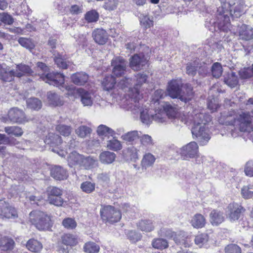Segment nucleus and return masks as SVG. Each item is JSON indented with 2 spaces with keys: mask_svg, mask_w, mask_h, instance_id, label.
Segmentation results:
<instances>
[{
  "mask_svg": "<svg viewBox=\"0 0 253 253\" xmlns=\"http://www.w3.org/2000/svg\"><path fill=\"white\" fill-rule=\"evenodd\" d=\"M252 114L253 115L243 112L237 113L234 110L224 111L221 113L218 120L220 124L233 126L240 131L253 130V111Z\"/></svg>",
  "mask_w": 253,
  "mask_h": 253,
  "instance_id": "1",
  "label": "nucleus"
},
{
  "mask_svg": "<svg viewBox=\"0 0 253 253\" xmlns=\"http://www.w3.org/2000/svg\"><path fill=\"white\" fill-rule=\"evenodd\" d=\"M193 126L192 128V133L193 137H195L201 145H206L211 137L209 133V130L206 125L211 122V118L210 115L204 112L199 113L195 111L192 115Z\"/></svg>",
  "mask_w": 253,
  "mask_h": 253,
  "instance_id": "2",
  "label": "nucleus"
},
{
  "mask_svg": "<svg viewBox=\"0 0 253 253\" xmlns=\"http://www.w3.org/2000/svg\"><path fill=\"white\" fill-rule=\"evenodd\" d=\"M147 76L145 73H139L135 75L134 81L135 83L134 87L132 88V80L131 78L125 77L121 79L117 84V86L124 90L127 91L126 94L125 100H140L142 97L140 94L139 88L146 82Z\"/></svg>",
  "mask_w": 253,
  "mask_h": 253,
  "instance_id": "3",
  "label": "nucleus"
},
{
  "mask_svg": "<svg viewBox=\"0 0 253 253\" xmlns=\"http://www.w3.org/2000/svg\"><path fill=\"white\" fill-rule=\"evenodd\" d=\"M37 65L43 72L41 78L45 83L59 87L62 91H64L65 89L70 90L73 88V86H67L64 84V76L63 74L59 73H47L48 68L42 62H38Z\"/></svg>",
  "mask_w": 253,
  "mask_h": 253,
  "instance_id": "4",
  "label": "nucleus"
},
{
  "mask_svg": "<svg viewBox=\"0 0 253 253\" xmlns=\"http://www.w3.org/2000/svg\"><path fill=\"white\" fill-rule=\"evenodd\" d=\"M123 108L130 111L134 114H140L142 122L149 124L153 120V114H149L148 110L143 107V100H125L122 105Z\"/></svg>",
  "mask_w": 253,
  "mask_h": 253,
  "instance_id": "5",
  "label": "nucleus"
},
{
  "mask_svg": "<svg viewBox=\"0 0 253 253\" xmlns=\"http://www.w3.org/2000/svg\"><path fill=\"white\" fill-rule=\"evenodd\" d=\"M186 92H181V82L177 80H172L169 84L167 90L169 95L171 98H178L182 101L186 102L193 96V88L190 84H186L184 87Z\"/></svg>",
  "mask_w": 253,
  "mask_h": 253,
  "instance_id": "6",
  "label": "nucleus"
},
{
  "mask_svg": "<svg viewBox=\"0 0 253 253\" xmlns=\"http://www.w3.org/2000/svg\"><path fill=\"white\" fill-rule=\"evenodd\" d=\"M31 222L39 230H48L52 227L51 216L41 211H33L29 214Z\"/></svg>",
  "mask_w": 253,
  "mask_h": 253,
  "instance_id": "7",
  "label": "nucleus"
},
{
  "mask_svg": "<svg viewBox=\"0 0 253 253\" xmlns=\"http://www.w3.org/2000/svg\"><path fill=\"white\" fill-rule=\"evenodd\" d=\"M220 5L217 8L216 24L220 29L227 31L230 28L228 9L231 5L230 2H226V0H219Z\"/></svg>",
  "mask_w": 253,
  "mask_h": 253,
  "instance_id": "8",
  "label": "nucleus"
},
{
  "mask_svg": "<svg viewBox=\"0 0 253 253\" xmlns=\"http://www.w3.org/2000/svg\"><path fill=\"white\" fill-rule=\"evenodd\" d=\"M100 212L102 220L111 223L118 222L122 217L121 211L110 205L102 207Z\"/></svg>",
  "mask_w": 253,
  "mask_h": 253,
  "instance_id": "9",
  "label": "nucleus"
},
{
  "mask_svg": "<svg viewBox=\"0 0 253 253\" xmlns=\"http://www.w3.org/2000/svg\"><path fill=\"white\" fill-rule=\"evenodd\" d=\"M127 64V62L122 57H114L111 61L113 76L120 77L124 75L126 72Z\"/></svg>",
  "mask_w": 253,
  "mask_h": 253,
  "instance_id": "10",
  "label": "nucleus"
},
{
  "mask_svg": "<svg viewBox=\"0 0 253 253\" xmlns=\"http://www.w3.org/2000/svg\"><path fill=\"white\" fill-rule=\"evenodd\" d=\"M67 86H73V88L70 90L65 89L64 91H73L74 92L76 91L79 94L81 97V103L84 106L90 107L93 105L95 96L92 92L87 91L82 88L76 89L75 87L73 85Z\"/></svg>",
  "mask_w": 253,
  "mask_h": 253,
  "instance_id": "11",
  "label": "nucleus"
},
{
  "mask_svg": "<svg viewBox=\"0 0 253 253\" xmlns=\"http://www.w3.org/2000/svg\"><path fill=\"white\" fill-rule=\"evenodd\" d=\"M198 146L195 142H191L183 146L177 151L183 160L195 157L198 153Z\"/></svg>",
  "mask_w": 253,
  "mask_h": 253,
  "instance_id": "12",
  "label": "nucleus"
},
{
  "mask_svg": "<svg viewBox=\"0 0 253 253\" xmlns=\"http://www.w3.org/2000/svg\"><path fill=\"white\" fill-rule=\"evenodd\" d=\"M8 117L10 121L19 124H24L29 121L23 111L17 107L12 108L9 110Z\"/></svg>",
  "mask_w": 253,
  "mask_h": 253,
  "instance_id": "13",
  "label": "nucleus"
},
{
  "mask_svg": "<svg viewBox=\"0 0 253 253\" xmlns=\"http://www.w3.org/2000/svg\"><path fill=\"white\" fill-rule=\"evenodd\" d=\"M197 72H198L200 75L203 76L207 72V69L205 65L202 66L201 64H200L197 60L189 62L187 64L186 67V72L187 74L193 77L195 76Z\"/></svg>",
  "mask_w": 253,
  "mask_h": 253,
  "instance_id": "14",
  "label": "nucleus"
},
{
  "mask_svg": "<svg viewBox=\"0 0 253 253\" xmlns=\"http://www.w3.org/2000/svg\"><path fill=\"white\" fill-rule=\"evenodd\" d=\"M244 211V208L238 204L231 203L227 207V217L231 221L237 220Z\"/></svg>",
  "mask_w": 253,
  "mask_h": 253,
  "instance_id": "15",
  "label": "nucleus"
},
{
  "mask_svg": "<svg viewBox=\"0 0 253 253\" xmlns=\"http://www.w3.org/2000/svg\"><path fill=\"white\" fill-rule=\"evenodd\" d=\"M244 2L240 0H238L236 2L234 3L233 5L231 4V6L228 9L229 18L230 19L229 15L231 16L233 18L240 17L244 13ZM229 23L231 25L230 22ZM230 28H231V26H230ZM218 29L220 31H223V30L220 29L219 28ZM229 30H230V28H229V29L227 31H225V32H227ZM224 32H225V31H224Z\"/></svg>",
  "mask_w": 253,
  "mask_h": 253,
  "instance_id": "16",
  "label": "nucleus"
},
{
  "mask_svg": "<svg viewBox=\"0 0 253 253\" xmlns=\"http://www.w3.org/2000/svg\"><path fill=\"white\" fill-rule=\"evenodd\" d=\"M0 216L7 218H15L17 213L14 208L4 201H0Z\"/></svg>",
  "mask_w": 253,
  "mask_h": 253,
  "instance_id": "17",
  "label": "nucleus"
},
{
  "mask_svg": "<svg viewBox=\"0 0 253 253\" xmlns=\"http://www.w3.org/2000/svg\"><path fill=\"white\" fill-rule=\"evenodd\" d=\"M147 62L146 58L138 54L134 55L129 59L130 67L134 71L142 69Z\"/></svg>",
  "mask_w": 253,
  "mask_h": 253,
  "instance_id": "18",
  "label": "nucleus"
},
{
  "mask_svg": "<svg viewBox=\"0 0 253 253\" xmlns=\"http://www.w3.org/2000/svg\"><path fill=\"white\" fill-rule=\"evenodd\" d=\"M239 36L240 39L244 41L253 39V28L249 25H242L239 30Z\"/></svg>",
  "mask_w": 253,
  "mask_h": 253,
  "instance_id": "19",
  "label": "nucleus"
},
{
  "mask_svg": "<svg viewBox=\"0 0 253 253\" xmlns=\"http://www.w3.org/2000/svg\"><path fill=\"white\" fill-rule=\"evenodd\" d=\"M92 37L96 43L101 45L107 42L108 38L107 32L103 29L94 30L92 32Z\"/></svg>",
  "mask_w": 253,
  "mask_h": 253,
  "instance_id": "20",
  "label": "nucleus"
},
{
  "mask_svg": "<svg viewBox=\"0 0 253 253\" xmlns=\"http://www.w3.org/2000/svg\"><path fill=\"white\" fill-rule=\"evenodd\" d=\"M14 70V75L16 77L20 78L24 76H32L34 72L31 68L25 64L17 65Z\"/></svg>",
  "mask_w": 253,
  "mask_h": 253,
  "instance_id": "21",
  "label": "nucleus"
},
{
  "mask_svg": "<svg viewBox=\"0 0 253 253\" xmlns=\"http://www.w3.org/2000/svg\"><path fill=\"white\" fill-rule=\"evenodd\" d=\"M50 174L53 178L58 180L66 179L68 177L66 170L58 166H55L51 169Z\"/></svg>",
  "mask_w": 253,
  "mask_h": 253,
  "instance_id": "22",
  "label": "nucleus"
},
{
  "mask_svg": "<svg viewBox=\"0 0 253 253\" xmlns=\"http://www.w3.org/2000/svg\"><path fill=\"white\" fill-rule=\"evenodd\" d=\"M71 78L74 84L78 85H83L87 82L88 76L84 72H77L73 74Z\"/></svg>",
  "mask_w": 253,
  "mask_h": 253,
  "instance_id": "23",
  "label": "nucleus"
},
{
  "mask_svg": "<svg viewBox=\"0 0 253 253\" xmlns=\"http://www.w3.org/2000/svg\"><path fill=\"white\" fill-rule=\"evenodd\" d=\"M190 223L193 228L199 229L205 226L206 220L202 214L196 213L192 216Z\"/></svg>",
  "mask_w": 253,
  "mask_h": 253,
  "instance_id": "24",
  "label": "nucleus"
},
{
  "mask_svg": "<svg viewBox=\"0 0 253 253\" xmlns=\"http://www.w3.org/2000/svg\"><path fill=\"white\" fill-rule=\"evenodd\" d=\"M155 156L151 153H146L141 161V166L142 169H146L147 168L152 167L156 161Z\"/></svg>",
  "mask_w": 253,
  "mask_h": 253,
  "instance_id": "25",
  "label": "nucleus"
},
{
  "mask_svg": "<svg viewBox=\"0 0 253 253\" xmlns=\"http://www.w3.org/2000/svg\"><path fill=\"white\" fill-rule=\"evenodd\" d=\"M44 141L45 143L51 146H56L61 143L62 139L59 135L50 132L46 136Z\"/></svg>",
  "mask_w": 253,
  "mask_h": 253,
  "instance_id": "26",
  "label": "nucleus"
},
{
  "mask_svg": "<svg viewBox=\"0 0 253 253\" xmlns=\"http://www.w3.org/2000/svg\"><path fill=\"white\" fill-rule=\"evenodd\" d=\"M142 134L141 131L137 130H133L129 131L122 135L121 138L125 141L133 144L134 142L139 139L140 135Z\"/></svg>",
  "mask_w": 253,
  "mask_h": 253,
  "instance_id": "27",
  "label": "nucleus"
},
{
  "mask_svg": "<svg viewBox=\"0 0 253 253\" xmlns=\"http://www.w3.org/2000/svg\"><path fill=\"white\" fill-rule=\"evenodd\" d=\"M61 242L66 246L72 247L75 246L78 244V239L76 235L67 233L61 236Z\"/></svg>",
  "mask_w": 253,
  "mask_h": 253,
  "instance_id": "28",
  "label": "nucleus"
},
{
  "mask_svg": "<svg viewBox=\"0 0 253 253\" xmlns=\"http://www.w3.org/2000/svg\"><path fill=\"white\" fill-rule=\"evenodd\" d=\"M210 217L211 223L214 225H218L221 223L224 219L223 212L216 210L211 211Z\"/></svg>",
  "mask_w": 253,
  "mask_h": 253,
  "instance_id": "29",
  "label": "nucleus"
},
{
  "mask_svg": "<svg viewBox=\"0 0 253 253\" xmlns=\"http://www.w3.org/2000/svg\"><path fill=\"white\" fill-rule=\"evenodd\" d=\"M175 243L179 245L184 247H190L192 243L190 237L185 236L184 233H181L178 235L174 239Z\"/></svg>",
  "mask_w": 253,
  "mask_h": 253,
  "instance_id": "30",
  "label": "nucleus"
},
{
  "mask_svg": "<svg viewBox=\"0 0 253 253\" xmlns=\"http://www.w3.org/2000/svg\"><path fill=\"white\" fill-rule=\"evenodd\" d=\"M83 155H80L75 151L72 152L68 157V162L69 165L72 167L75 165L80 166Z\"/></svg>",
  "mask_w": 253,
  "mask_h": 253,
  "instance_id": "31",
  "label": "nucleus"
},
{
  "mask_svg": "<svg viewBox=\"0 0 253 253\" xmlns=\"http://www.w3.org/2000/svg\"><path fill=\"white\" fill-rule=\"evenodd\" d=\"M99 158L102 163L110 164L115 161L116 154L110 151H104L100 154Z\"/></svg>",
  "mask_w": 253,
  "mask_h": 253,
  "instance_id": "32",
  "label": "nucleus"
},
{
  "mask_svg": "<svg viewBox=\"0 0 253 253\" xmlns=\"http://www.w3.org/2000/svg\"><path fill=\"white\" fill-rule=\"evenodd\" d=\"M141 146H131L127 148V153L132 161H136L139 159V153L142 151Z\"/></svg>",
  "mask_w": 253,
  "mask_h": 253,
  "instance_id": "33",
  "label": "nucleus"
},
{
  "mask_svg": "<svg viewBox=\"0 0 253 253\" xmlns=\"http://www.w3.org/2000/svg\"><path fill=\"white\" fill-rule=\"evenodd\" d=\"M116 84L115 78L113 75L106 76L102 83L103 88L108 91L114 88Z\"/></svg>",
  "mask_w": 253,
  "mask_h": 253,
  "instance_id": "34",
  "label": "nucleus"
},
{
  "mask_svg": "<svg viewBox=\"0 0 253 253\" xmlns=\"http://www.w3.org/2000/svg\"><path fill=\"white\" fill-rule=\"evenodd\" d=\"M14 241L9 238L4 237L0 239V248L2 250L8 251L13 249Z\"/></svg>",
  "mask_w": 253,
  "mask_h": 253,
  "instance_id": "35",
  "label": "nucleus"
},
{
  "mask_svg": "<svg viewBox=\"0 0 253 253\" xmlns=\"http://www.w3.org/2000/svg\"><path fill=\"white\" fill-rule=\"evenodd\" d=\"M97 133L100 136H113L115 135L114 130L105 125H101L97 129Z\"/></svg>",
  "mask_w": 253,
  "mask_h": 253,
  "instance_id": "36",
  "label": "nucleus"
},
{
  "mask_svg": "<svg viewBox=\"0 0 253 253\" xmlns=\"http://www.w3.org/2000/svg\"><path fill=\"white\" fill-rule=\"evenodd\" d=\"M137 227L145 232H151L154 229L153 223L150 220H141L137 223Z\"/></svg>",
  "mask_w": 253,
  "mask_h": 253,
  "instance_id": "37",
  "label": "nucleus"
},
{
  "mask_svg": "<svg viewBox=\"0 0 253 253\" xmlns=\"http://www.w3.org/2000/svg\"><path fill=\"white\" fill-rule=\"evenodd\" d=\"M27 248L33 252H38L42 248V244L35 239L29 240L26 244Z\"/></svg>",
  "mask_w": 253,
  "mask_h": 253,
  "instance_id": "38",
  "label": "nucleus"
},
{
  "mask_svg": "<svg viewBox=\"0 0 253 253\" xmlns=\"http://www.w3.org/2000/svg\"><path fill=\"white\" fill-rule=\"evenodd\" d=\"M162 106L163 110L166 113V117L168 116L169 119H172L176 116L177 112L176 107L169 103H165Z\"/></svg>",
  "mask_w": 253,
  "mask_h": 253,
  "instance_id": "39",
  "label": "nucleus"
},
{
  "mask_svg": "<svg viewBox=\"0 0 253 253\" xmlns=\"http://www.w3.org/2000/svg\"><path fill=\"white\" fill-rule=\"evenodd\" d=\"M224 82L230 87H234L238 83V77L235 73H228L224 78Z\"/></svg>",
  "mask_w": 253,
  "mask_h": 253,
  "instance_id": "40",
  "label": "nucleus"
},
{
  "mask_svg": "<svg viewBox=\"0 0 253 253\" xmlns=\"http://www.w3.org/2000/svg\"><path fill=\"white\" fill-rule=\"evenodd\" d=\"M96 165L97 161L96 159L90 157L84 158L83 156V159L80 166H82L85 169H89L95 167Z\"/></svg>",
  "mask_w": 253,
  "mask_h": 253,
  "instance_id": "41",
  "label": "nucleus"
},
{
  "mask_svg": "<svg viewBox=\"0 0 253 253\" xmlns=\"http://www.w3.org/2000/svg\"><path fill=\"white\" fill-rule=\"evenodd\" d=\"M27 107L31 109L38 110L42 107V101L37 98H30L26 100Z\"/></svg>",
  "mask_w": 253,
  "mask_h": 253,
  "instance_id": "42",
  "label": "nucleus"
},
{
  "mask_svg": "<svg viewBox=\"0 0 253 253\" xmlns=\"http://www.w3.org/2000/svg\"><path fill=\"white\" fill-rule=\"evenodd\" d=\"M83 250L86 253H98L99 252L100 247L93 242H88L84 245Z\"/></svg>",
  "mask_w": 253,
  "mask_h": 253,
  "instance_id": "43",
  "label": "nucleus"
},
{
  "mask_svg": "<svg viewBox=\"0 0 253 253\" xmlns=\"http://www.w3.org/2000/svg\"><path fill=\"white\" fill-rule=\"evenodd\" d=\"M141 25L145 29L150 28L153 25V18L144 14H141L139 16Z\"/></svg>",
  "mask_w": 253,
  "mask_h": 253,
  "instance_id": "44",
  "label": "nucleus"
},
{
  "mask_svg": "<svg viewBox=\"0 0 253 253\" xmlns=\"http://www.w3.org/2000/svg\"><path fill=\"white\" fill-rule=\"evenodd\" d=\"M139 139L141 143L139 146H142V150L144 147H149L154 145V141L152 137L148 134H141Z\"/></svg>",
  "mask_w": 253,
  "mask_h": 253,
  "instance_id": "45",
  "label": "nucleus"
},
{
  "mask_svg": "<svg viewBox=\"0 0 253 253\" xmlns=\"http://www.w3.org/2000/svg\"><path fill=\"white\" fill-rule=\"evenodd\" d=\"M91 129L86 126H81L76 130L77 135L81 138H84L89 135L91 132Z\"/></svg>",
  "mask_w": 253,
  "mask_h": 253,
  "instance_id": "46",
  "label": "nucleus"
},
{
  "mask_svg": "<svg viewBox=\"0 0 253 253\" xmlns=\"http://www.w3.org/2000/svg\"><path fill=\"white\" fill-rule=\"evenodd\" d=\"M14 74V70L13 69L8 71L1 70L0 71V79L4 82H11L15 77Z\"/></svg>",
  "mask_w": 253,
  "mask_h": 253,
  "instance_id": "47",
  "label": "nucleus"
},
{
  "mask_svg": "<svg viewBox=\"0 0 253 253\" xmlns=\"http://www.w3.org/2000/svg\"><path fill=\"white\" fill-rule=\"evenodd\" d=\"M54 56V61L57 66L62 69H66L68 66L67 63L64 55L62 54L57 53L53 54Z\"/></svg>",
  "mask_w": 253,
  "mask_h": 253,
  "instance_id": "48",
  "label": "nucleus"
},
{
  "mask_svg": "<svg viewBox=\"0 0 253 253\" xmlns=\"http://www.w3.org/2000/svg\"><path fill=\"white\" fill-rule=\"evenodd\" d=\"M4 131L8 134L13 135H15V136H20L23 133V131L21 128L18 126H11L5 127Z\"/></svg>",
  "mask_w": 253,
  "mask_h": 253,
  "instance_id": "49",
  "label": "nucleus"
},
{
  "mask_svg": "<svg viewBox=\"0 0 253 253\" xmlns=\"http://www.w3.org/2000/svg\"><path fill=\"white\" fill-rule=\"evenodd\" d=\"M55 129L60 134L65 136H69L72 132V128L70 126L63 124L57 125Z\"/></svg>",
  "mask_w": 253,
  "mask_h": 253,
  "instance_id": "50",
  "label": "nucleus"
},
{
  "mask_svg": "<svg viewBox=\"0 0 253 253\" xmlns=\"http://www.w3.org/2000/svg\"><path fill=\"white\" fill-rule=\"evenodd\" d=\"M47 95L48 101L51 104L54 106H58L62 104L60 97L56 93L50 91L47 93Z\"/></svg>",
  "mask_w": 253,
  "mask_h": 253,
  "instance_id": "51",
  "label": "nucleus"
},
{
  "mask_svg": "<svg viewBox=\"0 0 253 253\" xmlns=\"http://www.w3.org/2000/svg\"><path fill=\"white\" fill-rule=\"evenodd\" d=\"M62 224L66 229L68 230L74 229L77 226L76 220L71 217H67L64 219L62 221Z\"/></svg>",
  "mask_w": 253,
  "mask_h": 253,
  "instance_id": "52",
  "label": "nucleus"
},
{
  "mask_svg": "<svg viewBox=\"0 0 253 253\" xmlns=\"http://www.w3.org/2000/svg\"><path fill=\"white\" fill-rule=\"evenodd\" d=\"M152 245L154 248L158 249H164L168 247V243L167 240L162 238L153 240Z\"/></svg>",
  "mask_w": 253,
  "mask_h": 253,
  "instance_id": "53",
  "label": "nucleus"
},
{
  "mask_svg": "<svg viewBox=\"0 0 253 253\" xmlns=\"http://www.w3.org/2000/svg\"><path fill=\"white\" fill-rule=\"evenodd\" d=\"M85 19L89 23L96 22L99 18V13L95 10H91L86 13Z\"/></svg>",
  "mask_w": 253,
  "mask_h": 253,
  "instance_id": "54",
  "label": "nucleus"
},
{
  "mask_svg": "<svg viewBox=\"0 0 253 253\" xmlns=\"http://www.w3.org/2000/svg\"><path fill=\"white\" fill-rule=\"evenodd\" d=\"M107 146L108 149L115 151L120 150L122 148L121 142L114 138L108 141Z\"/></svg>",
  "mask_w": 253,
  "mask_h": 253,
  "instance_id": "55",
  "label": "nucleus"
},
{
  "mask_svg": "<svg viewBox=\"0 0 253 253\" xmlns=\"http://www.w3.org/2000/svg\"><path fill=\"white\" fill-rule=\"evenodd\" d=\"M95 184L90 181H85L81 185V189L86 193H90L94 191Z\"/></svg>",
  "mask_w": 253,
  "mask_h": 253,
  "instance_id": "56",
  "label": "nucleus"
},
{
  "mask_svg": "<svg viewBox=\"0 0 253 253\" xmlns=\"http://www.w3.org/2000/svg\"><path fill=\"white\" fill-rule=\"evenodd\" d=\"M155 114H153V120L158 123H163L166 120V113L162 108L155 111Z\"/></svg>",
  "mask_w": 253,
  "mask_h": 253,
  "instance_id": "57",
  "label": "nucleus"
},
{
  "mask_svg": "<svg viewBox=\"0 0 253 253\" xmlns=\"http://www.w3.org/2000/svg\"><path fill=\"white\" fill-rule=\"evenodd\" d=\"M209 240V236L207 234L202 233L197 235L194 239L195 244L199 247H202Z\"/></svg>",
  "mask_w": 253,
  "mask_h": 253,
  "instance_id": "58",
  "label": "nucleus"
},
{
  "mask_svg": "<svg viewBox=\"0 0 253 253\" xmlns=\"http://www.w3.org/2000/svg\"><path fill=\"white\" fill-rule=\"evenodd\" d=\"M211 72L212 76L218 78L222 73V68L221 64L218 62L214 63L211 68Z\"/></svg>",
  "mask_w": 253,
  "mask_h": 253,
  "instance_id": "59",
  "label": "nucleus"
},
{
  "mask_svg": "<svg viewBox=\"0 0 253 253\" xmlns=\"http://www.w3.org/2000/svg\"><path fill=\"white\" fill-rule=\"evenodd\" d=\"M47 192L48 195L47 197H53V196H61L63 191L62 189L58 187H51L48 188Z\"/></svg>",
  "mask_w": 253,
  "mask_h": 253,
  "instance_id": "60",
  "label": "nucleus"
},
{
  "mask_svg": "<svg viewBox=\"0 0 253 253\" xmlns=\"http://www.w3.org/2000/svg\"><path fill=\"white\" fill-rule=\"evenodd\" d=\"M18 42L21 46L27 49H32L34 47L33 43L29 39L23 37L20 38L18 40Z\"/></svg>",
  "mask_w": 253,
  "mask_h": 253,
  "instance_id": "61",
  "label": "nucleus"
},
{
  "mask_svg": "<svg viewBox=\"0 0 253 253\" xmlns=\"http://www.w3.org/2000/svg\"><path fill=\"white\" fill-rule=\"evenodd\" d=\"M0 20L2 23L7 25H11L14 22L13 18L12 16L5 12L0 13Z\"/></svg>",
  "mask_w": 253,
  "mask_h": 253,
  "instance_id": "62",
  "label": "nucleus"
},
{
  "mask_svg": "<svg viewBox=\"0 0 253 253\" xmlns=\"http://www.w3.org/2000/svg\"><path fill=\"white\" fill-rule=\"evenodd\" d=\"M53 197H47V200L50 204L56 206H62L64 203V200L61 196H53Z\"/></svg>",
  "mask_w": 253,
  "mask_h": 253,
  "instance_id": "63",
  "label": "nucleus"
},
{
  "mask_svg": "<svg viewBox=\"0 0 253 253\" xmlns=\"http://www.w3.org/2000/svg\"><path fill=\"white\" fill-rule=\"evenodd\" d=\"M226 253H241V249L236 244L228 245L225 249Z\"/></svg>",
  "mask_w": 253,
  "mask_h": 253,
  "instance_id": "64",
  "label": "nucleus"
}]
</instances>
